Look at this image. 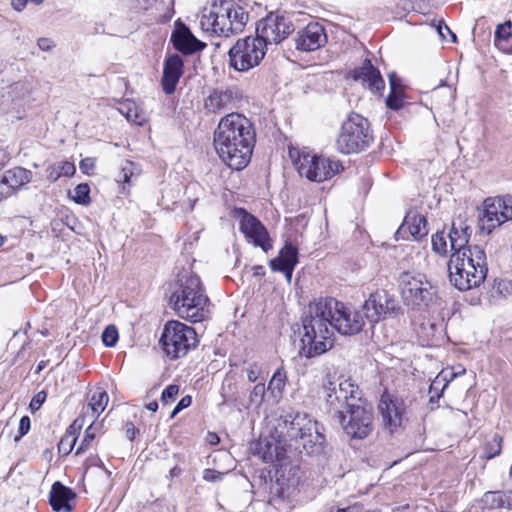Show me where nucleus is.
<instances>
[{
  "label": "nucleus",
  "instance_id": "13d9d810",
  "mask_svg": "<svg viewBox=\"0 0 512 512\" xmlns=\"http://www.w3.org/2000/svg\"><path fill=\"white\" fill-rule=\"evenodd\" d=\"M37 45L42 51H50L56 46L53 40L46 37L39 38Z\"/></svg>",
  "mask_w": 512,
  "mask_h": 512
},
{
  "label": "nucleus",
  "instance_id": "39448f33",
  "mask_svg": "<svg viewBox=\"0 0 512 512\" xmlns=\"http://www.w3.org/2000/svg\"><path fill=\"white\" fill-rule=\"evenodd\" d=\"M249 15L231 1L222 0L202 10L200 26L203 31L229 37L243 31Z\"/></svg>",
  "mask_w": 512,
  "mask_h": 512
},
{
  "label": "nucleus",
  "instance_id": "ea45409f",
  "mask_svg": "<svg viewBox=\"0 0 512 512\" xmlns=\"http://www.w3.org/2000/svg\"><path fill=\"white\" fill-rule=\"evenodd\" d=\"M118 330L114 325H109L102 333V341L107 347H113L118 341Z\"/></svg>",
  "mask_w": 512,
  "mask_h": 512
},
{
  "label": "nucleus",
  "instance_id": "473e14b6",
  "mask_svg": "<svg viewBox=\"0 0 512 512\" xmlns=\"http://www.w3.org/2000/svg\"><path fill=\"white\" fill-rule=\"evenodd\" d=\"M76 169L72 162L62 161L49 166L46 169V177L51 182L57 181L60 177L74 175Z\"/></svg>",
  "mask_w": 512,
  "mask_h": 512
},
{
  "label": "nucleus",
  "instance_id": "680f3d73",
  "mask_svg": "<svg viewBox=\"0 0 512 512\" xmlns=\"http://www.w3.org/2000/svg\"><path fill=\"white\" fill-rule=\"evenodd\" d=\"M389 83L391 91H403L400 79L397 78L394 74L389 76Z\"/></svg>",
  "mask_w": 512,
  "mask_h": 512
},
{
  "label": "nucleus",
  "instance_id": "864d4df0",
  "mask_svg": "<svg viewBox=\"0 0 512 512\" xmlns=\"http://www.w3.org/2000/svg\"><path fill=\"white\" fill-rule=\"evenodd\" d=\"M86 420L92 421V411L87 409V405L83 406L81 415L74 421L73 425H78L81 428Z\"/></svg>",
  "mask_w": 512,
  "mask_h": 512
},
{
  "label": "nucleus",
  "instance_id": "5fc2aeb1",
  "mask_svg": "<svg viewBox=\"0 0 512 512\" xmlns=\"http://www.w3.org/2000/svg\"><path fill=\"white\" fill-rule=\"evenodd\" d=\"M485 501L491 502L493 505L500 507L503 503L502 494L499 492H487L485 494Z\"/></svg>",
  "mask_w": 512,
  "mask_h": 512
},
{
  "label": "nucleus",
  "instance_id": "e2e57ef3",
  "mask_svg": "<svg viewBox=\"0 0 512 512\" xmlns=\"http://www.w3.org/2000/svg\"><path fill=\"white\" fill-rule=\"evenodd\" d=\"M125 432H126V437L130 441H133L135 439L136 434L138 433V430L135 428L133 423L128 422L125 426Z\"/></svg>",
  "mask_w": 512,
  "mask_h": 512
},
{
  "label": "nucleus",
  "instance_id": "a211bd4d",
  "mask_svg": "<svg viewBox=\"0 0 512 512\" xmlns=\"http://www.w3.org/2000/svg\"><path fill=\"white\" fill-rule=\"evenodd\" d=\"M327 43V34L323 25L318 22H310L306 27L298 31L295 44L300 51L310 52L323 47Z\"/></svg>",
  "mask_w": 512,
  "mask_h": 512
},
{
  "label": "nucleus",
  "instance_id": "1a4fd4ad",
  "mask_svg": "<svg viewBox=\"0 0 512 512\" xmlns=\"http://www.w3.org/2000/svg\"><path fill=\"white\" fill-rule=\"evenodd\" d=\"M373 141L367 119L357 113H351L343 122L336 139V148L344 154L357 153L366 149Z\"/></svg>",
  "mask_w": 512,
  "mask_h": 512
},
{
  "label": "nucleus",
  "instance_id": "72a5a7b5",
  "mask_svg": "<svg viewBox=\"0 0 512 512\" xmlns=\"http://www.w3.org/2000/svg\"><path fill=\"white\" fill-rule=\"evenodd\" d=\"M256 454L266 463H272L277 458V446L268 440H261L256 445Z\"/></svg>",
  "mask_w": 512,
  "mask_h": 512
},
{
  "label": "nucleus",
  "instance_id": "774afa93",
  "mask_svg": "<svg viewBox=\"0 0 512 512\" xmlns=\"http://www.w3.org/2000/svg\"><path fill=\"white\" fill-rule=\"evenodd\" d=\"M465 372H466V370L464 367H462V366L455 367V368H453V370L451 372V379H453L457 376L463 375V374H465Z\"/></svg>",
  "mask_w": 512,
  "mask_h": 512
},
{
  "label": "nucleus",
  "instance_id": "c85d7f7f",
  "mask_svg": "<svg viewBox=\"0 0 512 512\" xmlns=\"http://www.w3.org/2000/svg\"><path fill=\"white\" fill-rule=\"evenodd\" d=\"M299 446L309 454H320L324 449L325 436L319 431L318 423L315 421V426L310 431H305L301 438L298 440Z\"/></svg>",
  "mask_w": 512,
  "mask_h": 512
},
{
  "label": "nucleus",
  "instance_id": "a18cd8bd",
  "mask_svg": "<svg viewBox=\"0 0 512 512\" xmlns=\"http://www.w3.org/2000/svg\"><path fill=\"white\" fill-rule=\"evenodd\" d=\"M496 198L500 199L501 209L503 211L505 221L512 220V195Z\"/></svg>",
  "mask_w": 512,
  "mask_h": 512
},
{
  "label": "nucleus",
  "instance_id": "aec40b11",
  "mask_svg": "<svg viewBox=\"0 0 512 512\" xmlns=\"http://www.w3.org/2000/svg\"><path fill=\"white\" fill-rule=\"evenodd\" d=\"M500 199L487 198L483 202V210L479 215V228L481 232L490 234L495 228L505 223Z\"/></svg>",
  "mask_w": 512,
  "mask_h": 512
},
{
  "label": "nucleus",
  "instance_id": "4c0bfd02",
  "mask_svg": "<svg viewBox=\"0 0 512 512\" xmlns=\"http://www.w3.org/2000/svg\"><path fill=\"white\" fill-rule=\"evenodd\" d=\"M89 194V185L86 183H81L75 187L72 198L78 204L87 205L91 201Z\"/></svg>",
  "mask_w": 512,
  "mask_h": 512
},
{
  "label": "nucleus",
  "instance_id": "79ce46f5",
  "mask_svg": "<svg viewBox=\"0 0 512 512\" xmlns=\"http://www.w3.org/2000/svg\"><path fill=\"white\" fill-rule=\"evenodd\" d=\"M386 105L392 110H398L403 106V91H391L386 99Z\"/></svg>",
  "mask_w": 512,
  "mask_h": 512
},
{
  "label": "nucleus",
  "instance_id": "9b49d317",
  "mask_svg": "<svg viewBox=\"0 0 512 512\" xmlns=\"http://www.w3.org/2000/svg\"><path fill=\"white\" fill-rule=\"evenodd\" d=\"M266 52L267 47L256 35L239 39L228 52L229 65L236 71L247 72L261 63Z\"/></svg>",
  "mask_w": 512,
  "mask_h": 512
},
{
  "label": "nucleus",
  "instance_id": "dca6fc26",
  "mask_svg": "<svg viewBox=\"0 0 512 512\" xmlns=\"http://www.w3.org/2000/svg\"><path fill=\"white\" fill-rule=\"evenodd\" d=\"M315 426V421L310 419L306 413H287L279 420L276 428L279 431L280 441H295L301 438L305 431H310Z\"/></svg>",
  "mask_w": 512,
  "mask_h": 512
},
{
  "label": "nucleus",
  "instance_id": "4d7b16f0",
  "mask_svg": "<svg viewBox=\"0 0 512 512\" xmlns=\"http://www.w3.org/2000/svg\"><path fill=\"white\" fill-rule=\"evenodd\" d=\"M192 403V398L191 396L187 395V396H184L179 402L178 404L176 405V407L174 408L173 412H172V417H174L178 412H180L182 409L184 408H187L191 405Z\"/></svg>",
  "mask_w": 512,
  "mask_h": 512
},
{
  "label": "nucleus",
  "instance_id": "6e6d98bb",
  "mask_svg": "<svg viewBox=\"0 0 512 512\" xmlns=\"http://www.w3.org/2000/svg\"><path fill=\"white\" fill-rule=\"evenodd\" d=\"M13 193V189L10 187L8 183L5 182V179L2 177L0 181V201L8 198Z\"/></svg>",
  "mask_w": 512,
  "mask_h": 512
},
{
  "label": "nucleus",
  "instance_id": "3c124183",
  "mask_svg": "<svg viewBox=\"0 0 512 512\" xmlns=\"http://www.w3.org/2000/svg\"><path fill=\"white\" fill-rule=\"evenodd\" d=\"M47 397L46 391L42 390L38 392L31 400L30 402V408L31 410H38L41 405L44 403L45 399Z\"/></svg>",
  "mask_w": 512,
  "mask_h": 512
},
{
  "label": "nucleus",
  "instance_id": "09e8293b",
  "mask_svg": "<svg viewBox=\"0 0 512 512\" xmlns=\"http://www.w3.org/2000/svg\"><path fill=\"white\" fill-rule=\"evenodd\" d=\"M30 429V418L28 416H23L20 419L19 427H18V435L15 436L14 441L18 442L25 434L28 433Z\"/></svg>",
  "mask_w": 512,
  "mask_h": 512
},
{
  "label": "nucleus",
  "instance_id": "a878e982",
  "mask_svg": "<svg viewBox=\"0 0 512 512\" xmlns=\"http://www.w3.org/2000/svg\"><path fill=\"white\" fill-rule=\"evenodd\" d=\"M471 236V229L467 225L460 224L456 226L453 223L450 232L448 233L450 250L452 254H462L463 252H470L473 246H468Z\"/></svg>",
  "mask_w": 512,
  "mask_h": 512
},
{
  "label": "nucleus",
  "instance_id": "7ed1b4c3",
  "mask_svg": "<svg viewBox=\"0 0 512 512\" xmlns=\"http://www.w3.org/2000/svg\"><path fill=\"white\" fill-rule=\"evenodd\" d=\"M209 302L201 279L194 274L181 276L170 296V303L178 316L194 323L207 317Z\"/></svg>",
  "mask_w": 512,
  "mask_h": 512
},
{
  "label": "nucleus",
  "instance_id": "f257e3e1",
  "mask_svg": "<svg viewBox=\"0 0 512 512\" xmlns=\"http://www.w3.org/2000/svg\"><path fill=\"white\" fill-rule=\"evenodd\" d=\"M256 143L253 123L243 114L232 112L222 117L214 132L219 158L231 169H244L250 162Z\"/></svg>",
  "mask_w": 512,
  "mask_h": 512
},
{
  "label": "nucleus",
  "instance_id": "c9c22d12",
  "mask_svg": "<svg viewBox=\"0 0 512 512\" xmlns=\"http://www.w3.org/2000/svg\"><path fill=\"white\" fill-rule=\"evenodd\" d=\"M286 383V373L282 369H277L268 385V390L271 391V393L274 396L281 395Z\"/></svg>",
  "mask_w": 512,
  "mask_h": 512
},
{
  "label": "nucleus",
  "instance_id": "cd10ccee",
  "mask_svg": "<svg viewBox=\"0 0 512 512\" xmlns=\"http://www.w3.org/2000/svg\"><path fill=\"white\" fill-rule=\"evenodd\" d=\"M76 494L72 489L64 486L60 482H55L50 491V504L53 510L60 512H69L72 509L70 501L75 498Z\"/></svg>",
  "mask_w": 512,
  "mask_h": 512
},
{
  "label": "nucleus",
  "instance_id": "5701e85b",
  "mask_svg": "<svg viewBox=\"0 0 512 512\" xmlns=\"http://www.w3.org/2000/svg\"><path fill=\"white\" fill-rule=\"evenodd\" d=\"M241 95L235 88L215 90L205 100V108L212 113H218L223 109H232Z\"/></svg>",
  "mask_w": 512,
  "mask_h": 512
},
{
  "label": "nucleus",
  "instance_id": "9d476101",
  "mask_svg": "<svg viewBox=\"0 0 512 512\" xmlns=\"http://www.w3.org/2000/svg\"><path fill=\"white\" fill-rule=\"evenodd\" d=\"M343 431L351 438L364 439L368 437L374 428L373 406L364 398L335 419Z\"/></svg>",
  "mask_w": 512,
  "mask_h": 512
},
{
  "label": "nucleus",
  "instance_id": "e433bc0d",
  "mask_svg": "<svg viewBox=\"0 0 512 512\" xmlns=\"http://www.w3.org/2000/svg\"><path fill=\"white\" fill-rule=\"evenodd\" d=\"M447 240H449V237L444 231L434 234L432 236L433 250L440 255H446L448 252Z\"/></svg>",
  "mask_w": 512,
  "mask_h": 512
},
{
  "label": "nucleus",
  "instance_id": "0e129e2a",
  "mask_svg": "<svg viewBox=\"0 0 512 512\" xmlns=\"http://www.w3.org/2000/svg\"><path fill=\"white\" fill-rule=\"evenodd\" d=\"M11 92H23L24 94L27 93L29 91V87H28V84L26 82H16L14 83L11 87Z\"/></svg>",
  "mask_w": 512,
  "mask_h": 512
},
{
  "label": "nucleus",
  "instance_id": "37998d69",
  "mask_svg": "<svg viewBox=\"0 0 512 512\" xmlns=\"http://www.w3.org/2000/svg\"><path fill=\"white\" fill-rule=\"evenodd\" d=\"M266 393V387L264 383H258L253 388L250 394V402L256 406H259L263 400Z\"/></svg>",
  "mask_w": 512,
  "mask_h": 512
},
{
  "label": "nucleus",
  "instance_id": "de8ad7c7",
  "mask_svg": "<svg viewBox=\"0 0 512 512\" xmlns=\"http://www.w3.org/2000/svg\"><path fill=\"white\" fill-rule=\"evenodd\" d=\"M245 371L250 382L257 381L262 372L261 366L257 363L248 364V366L245 368Z\"/></svg>",
  "mask_w": 512,
  "mask_h": 512
},
{
  "label": "nucleus",
  "instance_id": "0eeeda50",
  "mask_svg": "<svg viewBox=\"0 0 512 512\" xmlns=\"http://www.w3.org/2000/svg\"><path fill=\"white\" fill-rule=\"evenodd\" d=\"M159 343L165 355L176 360L188 354L198 344L195 329L180 321H168L163 328Z\"/></svg>",
  "mask_w": 512,
  "mask_h": 512
},
{
  "label": "nucleus",
  "instance_id": "20e7f679",
  "mask_svg": "<svg viewBox=\"0 0 512 512\" xmlns=\"http://www.w3.org/2000/svg\"><path fill=\"white\" fill-rule=\"evenodd\" d=\"M448 271L450 282L460 291L479 286L485 280L488 271L484 249L474 245L468 253L452 254Z\"/></svg>",
  "mask_w": 512,
  "mask_h": 512
},
{
  "label": "nucleus",
  "instance_id": "393cba45",
  "mask_svg": "<svg viewBox=\"0 0 512 512\" xmlns=\"http://www.w3.org/2000/svg\"><path fill=\"white\" fill-rule=\"evenodd\" d=\"M379 412L382 416L383 423L391 431L401 425L402 408L400 403L393 400L392 397L384 393L378 405Z\"/></svg>",
  "mask_w": 512,
  "mask_h": 512
},
{
  "label": "nucleus",
  "instance_id": "7c9ffc66",
  "mask_svg": "<svg viewBox=\"0 0 512 512\" xmlns=\"http://www.w3.org/2000/svg\"><path fill=\"white\" fill-rule=\"evenodd\" d=\"M512 24L505 22L497 27L495 31V46L504 53H512Z\"/></svg>",
  "mask_w": 512,
  "mask_h": 512
},
{
  "label": "nucleus",
  "instance_id": "338daca9",
  "mask_svg": "<svg viewBox=\"0 0 512 512\" xmlns=\"http://www.w3.org/2000/svg\"><path fill=\"white\" fill-rule=\"evenodd\" d=\"M438 32H439V35H440L443 39H445V38H446V35H445V34H446V32H447L448 34H450V35L452 36L453 41H455V40H456V36H455V34H453V33L451 32V30L449 29V27H448V26H446V25H445L444 27L439 26V27H438Z\"/></svg>",
  "mask_w": 512,
  "mask_h": 512
},
{
  "label": "nucleus",
  "instance_id": "f704fd0d",
  "mask_svg": "<svg viewBox=\"0 0 512 512\" xmlns=\"http://www.w3.org/2000/svg\"><path fill=\"white\" fill-rule=\"evenodd\" d=\"M119 112L126 117L127 120L132 121L137 124H141L143 118L139 115V111H141L135 102L126 100L120 103L118 108Z\"/></svg>",
  "mask_w": 512,
  "mask_h": 512
},
{
  "label": "nucleus",
  "instance_id": "bf43d9fd",
  "mask_svg": "<svg viewBox=\"0 0 512 512\" xmlns=\"http://www.w3.org/2000/svg\"><path fill=\"white\" fill-rule=\"evenodd\" d=\"M76 442V438L73 437L72 434H69V435H65L60 443H59V450L61 451L62 449H64V447H66V444L68 445L69 449L67 450V453L70 452L74 446Z\"/></svg>",
  "mask_w": 512,
  "mask_h": 512
},
{
  "label": "nucleus",
  "instance_id": "4468645a",
  "mask_svg": "<svg viewBox=\"0 0 512 512\" xmlns=\"http://www.w3.org/2000/svg\"><path fill=\"white\" fill-rule=\"evenodd\" d=\"M331 306L334 331L342 335L352 336L360 333L365 325V315L362 310L347 306L335 298L328 297Z\"/></svg>",
  "mask_w": 512,
  "mask_h": 512
},
{
  "label": "nucleus",
  "instance_id": "f03ea898",
  "mask_svg": "<svg viewBox=\"0 0 512 512\" xmlns=\"http://www.w3.org/2000/svg\"><path fill=\"white\" fill-rule=\"evenodd\" d=\"M334 332L327 298L311 302L302 318L301 349L304 355L313 358L330 350L334 344Z\"/></svg>",
  "mask_w": 512,
  "mask_h": 512
},
{
  "label": "nucleus",
  "instance_id": "8fccbe9b",
  "mask_svg": "<svg viewBox=\"0 0 512 512\" xmlns=\"http://www.w3.org/2000/svg\"><path fill=\"white\" fill-rule=\"evenodd\" d=\"M439 384V380H438V377L436 378V380L433 381V383L431 384L430 386V402L431 403H434L436 401L439 400V398L441 397L442 393H443V390L445 389V387L447 386L448 382L444 383L442 388L440 389V392H439V389H438V385Z\"/></svg>",
  "mask_w": 512,
  "mask_h": 512
},
{
  "label": "nucleus",
  "instance_id": "49530a36",
  "mask_svg": "<svg viewBox=\"0 0 512 512\" xmlns=\"http://www.w3.org/2000/svg\"><path fill=\"white\" fill-rule=\"evenodd\" d=\"M179 393V386L175 384H171L167 386L161 395V401L163 404H169L170 402L174 401L176 396Z\"/></svg>",
  "mask_w": 512,
  "mask_h": 512
},
{
  "label": "nucleus",
  "instance_id": "f3484780",
  "mask_svg": "<svg viewBox=\"0 0 512 512\" xmlns=\"http://www.w3.org/2000/svg\"><path fill=\"white\" fill-rule=\"evenodd\" d=\"M240 231L249 242L259 246L263 251L272 248L270 237L265 226L252 214L244 212L240 221Z\"/></svg>",
  "mask_w": 512,
  "mask_h": 512
},
{
  "label": "nucleus",
  "instance_id": "2f4dec72",
  "mask_svg": "<svg viewBox=\"0 0 512 512\" xmlns=\"http://www.w3.org/2000/svg\"><path fill=\"white\" fill-rule=\"evenodd\" d=\"M109 401V396L106 391L102 389H97L91 396L89 403L87 404V409L92 411V421L100 416V414L105 410Z\"/></svg>",
  "mask_w": 512,
  "mask_h": 512
},
{
  "label": "nucleus",
  "instance_id": "6e6552de",
  "mask_svg": "<svg viewBox=\"0 0 512 512\" xmlns=\"http://www.w3.org/2000/svg\"><path fill=\"white\" fill-rule=\"evenodd\" d=\"M399 285L404 302L413 308H429L438 301L436 286L424 274L403 272Z\"/></svg>",
  "mask_w": 512,
  "mask_h": 512
},
{
  "label": "nucleus",
  "instance_id": "423d86ee",
  "mask_svg": "<svg viewBox=\"0 0 512 512\" xmlns=\"http://www.w3.org/2000/svg\"><path fill=\"white\" fill-rule=\"evenodd\" d=\"M321 398L324 401L326 413L333 419H337L363 398L362 391L351 379H326L322 386Z\"/></svg>",
  "mask_w": 512,
  "mask_h": 512
},
{
  "label": "nucleus",
  "instance_id": "b1692460",
  "mask_svg": "<svg viewBox=\"0 0 512 512\" xmlns=\"http://www.w3.org/2000/svg\"><path fill=\"white\" fill-rule=\"evenodd\" d=\"M406 232L416 240L428 234L427 220L425 216L421 215L417 211L407 212L405 219L399 229L396 231V238H404Z\"/></svg>",
  "mask_w": 512,
  "mask_h": 512
},
{
  "label": "nucleus",
  "instance_id": "f8f14e48",
  "mask_svg": "<svg viewBox=\"0 0 512 512\" xmlns=\"http://www.w3.org/2000/svg\"><path fill=\"white\" fill-rule=\"evenodd\" d=\"M295 30L291 15L270 13L261 19L256 26V36L268 47L279 44Z\"/></svg>",
  "mask_w": 512,
  "mask_h": 512
},
{
  "label": "nucleus",
  "instance_id": "ddd939ff",
  "mask_svg": "<svg viewBox=\"0 0 512 512\" xmlns=\"http://www.w3.org/2000/svg\"><path fill=\"white\" fill-rule=\"evenodd\" d=\"M295 165L301 176L315 182L328 180L343 169L339 161L311 155L310 153H302Z\"/></svg>",
  "mask_w": 512,
  "mask_h": 512
},
{
  "label": "nucleus",
  "instance_id": "2eb2a0df",
  "mask_svg": "<svg viewBox=\"0 0 512 512\" xmlns=\"http://www.w3.org/2000/svg\"><path fill=\"white\" fill-rule=\"evenodd\" d=\"M399 309L397 301L385 290L372 293L362 305L365 318L372 325Z\"/></svg>",
  "mask_w": 512,
  "mask_h": 512
},
{
  "label": "nucleus",
  "instance_id": "c756f323",
  "mask_svg": "<svg viewBox=\"0 0 512 512\" xmlns=\"http://www.w3.org/2000/svg\"><path fill=\"white\" fill-rule=\"evenodd\" d=\"M32 172L22 167H14L7 170L3 178L15 192L17 189L31 181Z\"/></svg>",
  "mask_w": 512,
  "mask_h": 512
},
{
  "label": "nucleus",
  "instance_id": "a19ab883",
  "mask_svg": "<svg viewBox=\"0 0 512 512\" xmlns=\"http://www.w3.org/2000/svg\"><path fill=\"white\" fill-rule=\"evenodd\" d=\"M501 443L502 438L498 435H495L493 439L487 443L485 448L486 458L492 459L495 456L499 455L501 452Z\"/></svg>",
  "mask_w": 512,
  "mask_h": 512
},
{
  "label": "nucleus",
  "instance_id": "69168bd1",
  "mask_svg": "<svg viewBox=\"0 0 512 512\" xmlns=\"http://www.w3.org/2000/svg\"><path fill=\"white\" fill-rule=\"evenodd\" d=\"M28 2V0H11V5L16 11H22Z\"/></svg>",
  "mask_w": 512,
  "mask_h": 512
},
{
  "label": "nucleus",
  "instance_id": "412c9836",
  "mask_svg": "<svg viewBox=\"0 0 512 512\" xmlns=\"http://www.w3.org/2000/svg\"><path fill=\"white\" fill-rule=\"evenodd\" d=\"M183 73L184 62L181 56L172 54L165 58L161 86L167 95L174 93Z\"/></svg>",
  "mask_w": 512,
  "mask_h": 512
},
{
  "label": "nucleus",
  "instance_id": "c03bdc74",
  "mask_svg": "<svg viewBox=\"0 0 512 512\" xmlns=\"http://www.w3.org/2000/svg\"><path fill=\"white\" fill-rule=\"evenodd\" d=\"M93 425H94V422L92 421L90 423L89 427L85 431V435H84V438H83L80 446L76 450V455H79L82 452H84L90 446L92 441L94 440L95 433L93 431Z\"/></svg>",
  "mask_w": 512,
  "mask_h": 512
},
{
  "label": "nucleus",
  "instance_id": "603ef678",
  "mask_svg": "<svg viewBox=\"0 0 512 512\" xmlns=\"http://www.w3.org/2000/svg\"><path fill=\"white\" fill-rule=\"evenodd\" d=\"M223 473L213 470V469H205L203 472V479L207 482H217L223 478Z\"/></svg>",
  "mask_w": 512,
  "mask_h": 512
},
{
  "label": "nucleus",
  "instance_id": "052dcab7",
  "mask_svg": "<svg viewBox=\"0 0 512 512\" xmlns=\"http://www.w3.org/2000/svg\"><path fill=\"white\" fill-rule=\"evenodd\" d=\"M95 167V160L93 158H85L80 162V169L83 173L88 174L90 170Z\"/></svg>",
  "mask_w": 512,
  "mask_h": 512
},
{
  "label": "nucleus",
  "instance_id": "bb28decb",
  "mask_svg": "<svg viewBox=\"0 0 512 512\" xmlns=\"http://www.w3.org/2000/svg\"><path fill=\"white\" fill-rule=\"evenodd\" d=\"M353 77L355 80H360L374 91H381L384 89V80L381 77L379 70H377L370 60H365L363 65L354 70Z\"/></svg>",
  "mask_w": 512,
  "mask_h": 512
},
{
  "label": "nucleus",
  "instance_id": "6ab92c4d",
  "mask_svg": "<svg viewBox=\"0 0 512 512\" xmlns=\"http://www.w3.org/2000/svg\"><path fill=\"white\" fill-rule=\"evenodd\" d=\"M171 42L176 50L190 55L205 48V43L198 40L190 29L180 20L175 22L174 30L171 34Z\"/></svg>",
  "mask_w": 512,
  "mask_h": 512
},
{
  "label": "nucleus",
  "instance_id": "58836bf2",
  "mask_svg": "<svg viewBox=\"0 0 512 512\" xmlns=\"http://www.w3.org/2000/svg\"><path fill=\"white\" fill-rule=\"evenodd\" d=\"M136 165L132 161H125L117 176L118 182L130 183V179L134 176Z\"/></svg>",
  "mask_w": 512,
  "mask_h": 512
},
{
  "label": "nucleus",
  "instance_id": "4be33fe9",
  "mask_svg": "<svg viewBox=\"0 0 512 512\" xmlns=\"http://www.w3.org/2000/svg\"><path fill=\"white\" fill-rule=\"evenodd\" d=\"M298 263V250L291 243H286L279 251L276 258L270 261V267L273 271L284 273L288 283L291 282L292 274Z\"/></svg>",
  "mask_w": 512,
  "mask_h": 512
}]
</instances>
